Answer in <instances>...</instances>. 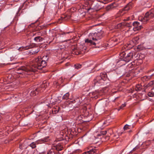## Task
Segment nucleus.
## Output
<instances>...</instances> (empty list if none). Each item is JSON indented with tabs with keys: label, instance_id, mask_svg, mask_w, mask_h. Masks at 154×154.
Here are the masks:
<instances>
[{
	"label": "nucleus",
	"instance_id": "nucleus-27",
	"mask_svg": "<svg viewBox=\"0 0 154 154\" xmlns=\"http://www.w3.org/2000/svg\"><path fill=\"white\" fill-rule=\"evenodd\" d=\"M148 95L150 97H152L154 96V93L153 91L149 92L148 93Z\"/></svg>",
	"mask_w": 154,
	"mask_h": 154
},
{
	"label": "nucleus",
	"instance_id": "nucleus-40",
	"mask_svg": "<svg viewBox=\"0 0 154 154\" xmlns=\"http://www.w3.org/2000/svg\"><path fill=\"white\" fill-rule=\"evenodd\" d=\"M136 148H134L133 149V150L134 151L136 150Z\"/></svg>",
	"mask_w": 154,
	"mask_h": 154
},
{
	"label": "nucleus",
	"instance_id": "nucleus-23",
	"mask_svg": "<svg viewBox=\"0 0 154 154\" xmlns=\"http://www.w3.org/2000/svg\"><path fill=\"white\" fill-rule=\"evenodd\" d=\"M153 82L152 81H151L147 85H144V87L146 88H147L153 85Z\"/></svg>",
	"mask_w": 154,
	"mask_h": 154
},
{
	"label": "nucleus",
	"instance_id": "nucleus-6",
	"mask_svg": "<svg viewBox=\"0 0 154 154\" xmlns=\"http://www.w3.org/2000/svg\"><path fill=\"white\" fill-rule=\"evenodd\" d=\"M16 70V72L20 74H27L29 72L35 71L32 69H31L30 66H21L17 68Z\"/></svg>",
	"mask_w": 154,
	"mask_h": 154
},
{
	"label": "nucleus",
	"instance_id": "nucleus-10",
	"mask_svg": "<svg viewBox=\"0 0 154 154\" xmlns=\"http://www.w3.org/2000/svg\"><path fill=\"white\" fill-rule=\"evenodd\" d=\"M49 140V137H47L43 138L35 142H32L29 145V146L32 147V148L34 149L36 147V144H38L39 143H41V142L43 143L47 142Z\"/></svg>",
	"mask_w": 154,
	"mask_h": 154
},
{
	"label": "nucleus",
	"instance_id": "nucleus-26",
	"mask_svg": "<svg viewBox=\"0 0 154 154\" xmlns=\"http://www.w3.org/2000/svg\"><path fill=\"white\" fill-rule=\"evenodd\" d=\"M106 131H101L100 132V133L99 134H98V136H101L103 135H104L106 134Z\"/></svg>",
	"mask_w": 154,
	"mask_h": 154
},
{
	"label": "nucleus",
	"instance_id": "nucleus-28",
	"mask_svg": "<svg viewBox=\"0 0 154 154\" xmlns=\"http://www.w3.org/2000/svg\"><path fill=\"white\" fill-rule=\"evenodd\" d=\"M130 126L126 124V125L123 128V129L124 130H126L128 129H129L130 128L129 127Z\"/></svg>",
	"mask_w": 154,
	"mask_h": 154
},
{
	"label": "nucleus",
	"instance_id": "nucleus-20",
	"mask_svg": "<svg viewBox=\"0 0 154 154\" xmlns=\"http://www.w3.org/2000/svg\"><path fill=\"white\" fill-rule=\"evenodd\" d=\"M142 88L141 85L139 84H138L136 85L135 90L137 91H139L141 90Z\"/></svg>",
	"mask_w": 154,
	"mask_h": 154
},
{
	"label": "nucleus",
	"instance_id": "nucleus-35",
	"mask_svg": "<svg viewBox=\"0 0 154 154\" xmlns=\"http://www.w3.org/2000/svg\"><path fill=\"white\" fill-rule=\"evenodd\" d=\"M57 109L56 110H55V109H54V110H53V111L55 112V113L59 111L60 108L59 107H57Z\"/></svg>",
	"mask_w": 154,
	"mask_h": 154
},
{
	"label": "nucleus",
	"instance_id": "nucleus-4",
	"mask_svg": "<svg viewBox=\"0 0 154 154\" xmlns=\"http://www.w3.org/2000/svg\"><path fill=\"white\" fill-rule=\"evenodd\" d=\"M107 76L106 73H101L100 76H97L93 81V83L94 86H98L104 83L106 80Z\"/></svg>",
	"mask_w": 154,
	"mask_h": 154
},
{
	"label": "nucleus",
	"instance_id": "nucleus-33",
	"mask_svg": "<svg viewBox=\"0 0 154 154\" xmlns=\"http://www.w3.org/2000/svg\"><path fill=\"white\" fill-rule=\"evenodd\" d=\"M25 48L24 47H20L18 49V50L19 51H22L23 49H25Z\"/></svg>",
	"mask_w": 154,
	"mask_h": 154
},
{
	"label": "nucleus",
	"instance_id": "nucleus-2",
	"mask_svg": "<svg viewBox=\"0 0 154 154\" xmlns=\"http://www.w3.org/2000/svg\"><path fill=\"white\" fill-rule=\"evenodd\" d=\"M46 66L47 62L42 60L41 57H38L35 59L34 63L31 65L30 66L31 69H32L35 70V71L32 72H35L37 69H42Z\"/></svg>",
	"mask_w": 154,
	"mask_h": 154
},
{
	"label": "nucleus",
	"instance_id": "nucleus-19",
	"mask_svg": "<svg viewBox=\"0 0 154 154\" xmlns=\"http://www.w3.org/2000/svg\"><path fill=\"white\" fill-rule=\"evenodd\" d=\"M55 149L58 151H60L62 150L63 147L61 146L60 144H58L55 146Z\"/></svg>",
	"mask_w": 154,
	"mask_h": 154
},
{
	"label": "nucleus",
	"instance_id": "nucleus-15",
	"mask_svg": "<svg viewBox=\"0 0 154 154\" xmlns=\"http://www.w3.org/2000/svg\"><path fill=\"white\" fill-rule=\"evenodd\" d=\"M71 15H65L63 16H62L61 17V19L60 20H62L64 21L70 19L71 17Z\"/></svg>",
	"mask_w": 154,
	"mask_h": 154
},
{
	"label": "nucleus",
	"instance_id": "nucleus-29",
	"mask_svg": "<svg viewBox=\"0 0 154 154\" xmlns=\"http://www.w3.org/2000/svg\"><path fill=\"white\" fill-rule=\"evenodd\" d=\"M135 65V63L134 62H131V63L130 64H129V66L131 68H133L134 67V66H133Z\"/></svg>",
	"mask_w": 154,
	"mask_h": 154
},
{
	"label": "nucleus",
	"instance_id": "nucleus-16",
	"mask_svg": "<svg viewBox=\"0 0 154 154\" xmlns=\"http://www.w3.org/2000/svg\"><path fill=\"white\" fill-rule=\"evenodd\" d=\"M34 40L36 42H41L43 41V38L40 36H37L34 38Z\"/></svg>",
	"mask_w": 154,
	"mask_h": 154
},
{
	"label": "nucleus",
	"instance_id": "nucleus-8",
	"mask_svg": "<svg viewBox=\"0 0 154 154\" xmlns=\"http://www.w3.org/2000/svg\"><path fill=\"white\" fill-rule=\"evenodd\" d=\"M154 17V10H151L147 12L144 17L141 19L142 22L143 23H146L149 20Z\"/></svg>",
	"mask_w": 154,
	"mask_h": 154
},
{
	"label": "nucleus",
	"instance_id": "nucleus-9",
	"mask_svg": "<svg viewBox=\"0 0 154 154\" xmlns=\"http://www.w3.org/2000/svg\"><path fill=\"white\" fill-rule=\"evenodd\" d=\"M80 49L78 50L76 46L72 48V53L73 54L78 55L81 54L80 52L83 51L84 52L86 50V47L85 46H81Z\"/></svg>",
	"mask_w": 154,
	"mask_h": 154
},
{
	"label": "nucleus",
	"instance_id": "nucleus-41",
	"mask_svg": "<svg viewBox=\"0 0 154 154\" xmlns=\"http://www.w3.org/2000/svg\"><path fill=\"white\" fill-rule=\"evenodd\" d=\"M131 132V130H130L129 131V132Z\"/></svg>",
	"mask_w": 154,
	"mask_h": 154
},
{
	"label": "nucleus",
	"instance_id": "nucleus-47",
	"mask_svg": "<svg viewBox=\"0 0 154 154\" xmlns=\"http://www.w3.org/2000/svg\"><path fill=\"white\" fill-rule=\"evenodd\" d=\"M152 71L154 70V69H152Z\"/></svg>",
	"mask_w": 154,
	"mask_h": 154
},
{
	"label": "nucleus",
	"instance_id": "nucleus-44",
	"mask_svg": "<svg viewBox=\"0 0 154 154\" xmlns=\"http://www.w3.org/2000/svg\"><path fill=\"white\" fill-rule=\"evenodd\" d=\"M66 34V33H63V34H63H63Z\"/></svg>",
	"mask_w": 154,
	"mask_h": 154
},
{
	"label": "nucleus",
	"instance_id": "nucleus-13",
	"mask_svg": "<svg viewBox=\"0 0 154 154\" xmlns=\"http://www.w3.org/2000/svg\"><path fill=\"white\" fill-rule=\"evenodd\" d=\"M133 3L131 2H130L128 3L125 7L123 9L124 11H128L132 7V5Z\"/></svg>",
	"mask_w": 154,
	"mask_h": 154
},
{
	"label": "nucleus",
	"instance_id": "nucleus-46",
	"mask_svg": "<svg viewBox=\"0 0 154 154\" xmlns=\"http://www.w3.org/2000/svg\"><path fill=\"white\" fill-rule=\"evenodd\" d=\"M107 137V139H109V137Z\"/></svg>",
	"mask_w": 154,
	"mask_h": 154
},
{
	"label": "nucleus",
	"instance_id": "nucleus-17",
	"mask_svg": "<svg viewBox=\"0 0 154 154\" xmlns=\"http://www.w3.org/2000/svg\"><path fill=\"white\" fill-rule=\"evenodd\" d=\"M44 103L46 104L47 106H48L51 104H52V102H51L50 100V98H47L45 100Z\"/></svg>",
	"mask_w": 154,
	"mask_h": 154
},
{
	"label": "nucleus",
	"instance_id": "nucleus-38",
	"mask_svg": "<svg viewBox=\"0 0 154 154\" xmlns=\"http://www.w3.org/2000/svg\"><path fill=\"white\" fill-rule=\"evenodd\" d=\"M52 153V152L51 150H50L48 153L47 154H51Z\"/></svg>",
	"mask_w": 154,
	"mask_h": 154
},
{
	"label": "nucleus",
	"instance_id": "nucleus-21",
	"mask_svg": "<svg viewBox=\"0 0 154 154\" xmlns=\"http://www.w3.org/2000/svg\"><path fill=\"white\" fill-rule=\"evenodd\" d=\"M82 65L81 64H80L79 63H77L74 65V67L75 69H78L81 68L82 67Z\"/></svg>",
	"mask_w": 154,
	"mask_h": 154
},
{
	"label": "nucleus",
	"instance_id": "nucleus-30",
	"mask_svg": "<svg viewBox=\"0 0 154 154\" xmlns=\"http://www.w3.org/2000/svg\"><path fill=\"white\" fill-rule=\"evenodd\" d=\"M39 51V49L38 48L36 50H35L34 49H33V52L35 54L38 52Z\"/></svg>",
	"mask_w": 154,
	"mask_h": 154
},
{
	"label": "nucleus",
	"instance_id": "nucleus-22",
	"mask_svg": "<svg viewBox=\"0 0 154 154\" xmlns=\"http://www.w3.org/2000/svg\"><path fill=\"white\" fill-rule=\"evenodd\" d=\"M144 47L143 45H140L137 46V49L138 50V51H140L144 49Z\"/></svg>",
	"mask_w": 154,
	"mask_h": 154
},
{
	"label": "nucleus",
	"instance_id": "nucleus-12",
	"mask_svg": "<svg viewBox=\"0 0 154 154\" xmlns=\"http://www.w3.org/2000/svg\"><path fill=\"white\" fill-rule=\"evenodd\" d=\"M97 152L96 149H92L88 151L83 152L82 154H97L96 152Z\"/></svg>",
	"mask_w": 154,
	"mask_h": 154
},
{
	"label": "nucleus",
	"instance_id": "nucleus-14",
	"mask_svg": "<svg viewBox=\"0 0 154 154\" xmlns=\"http://www.w3.org/2000/svg\"><path fill=\"white\" fill-rule=\"evenodd\" d=\"M121 24L122 26L129 27V29H131L132 27V24L131 22L122 23Z\"/></svg>",
	"mask_w": 154,
	"mask_h": 154
},
{
	"label": "nucleus",
	"instance_id": "nucleus-1",
	"mask_svg": "<svg viewBox=\"0 0 154 154\" xmlns=\"http://www.w3.org/2000/svg\"><path fill=\"white\" fill-rule=\"evenodd\" d=\"M94 0H87L86 3L89 5H91V6L90 8H89L88 10L91 9L93 10L94 11H97L101 9L103 6L101 5L102 3L106 4L107 2H110L112 0H100L99 2L97 3L93 4V2Z\"/></svg>",
	"mask_w": 154,
	"mask_h": 154
},
{
	"label": "nucleus",
	"instance_id": "nucleus-45",
	"mask_svg": "<svg viewBox=\"0 0 154 154\" xmlns=\"http://www.w3.org/2000/svg\"><path fill=\"white\" fill-rule=\"evenodd\" d=\"M70 32H67L66 33H69Z\"/></svg>",
	"mask_w": 154,
	"mask_h": 154
},
{
	"label": "nucleus",
	"instance_id": "nucleus-32",
	"mask_svg": "<svg viewBox=\"0 0 154 154\" xmlns=\"http://www.w3.org/2000/svg\"><path fill=\"white\" fill-rule=\"evenodd\" d=\"M64 46L63 45V46H62L61 45H59L58 47H59V48L58 49H57L58 50H61L62 49H63V48H64Z\"/></svg>",
	"mask_w": 154,
	"mask_h": 154
},
{
	"label": "nucleus",
	"instance_id": "nucleus-7",
	"mask_svg": "<svg viewBox=\"0 0 154 154\" xmlns=\"http://www.w3.org/2000/svg\"><path fill=\"white\" fill-rule=\"evenodd\" d=\"M120 58L122 59L121 61H124L128 62L133 58V53L131 52L126 55V53L123 51L120 54Z\"/></svg>",
	"mask_w": 154,
	"mask_h": 154
},
{
	"label": "nucleus",
	"instance_id": "nucleus-34",
	"mask_svg": "<svg viewBox=\"0 0 154 154\" xmlns=\"http://www.w3.org/2000/svg\"><path fill=\"white\" fill-rule=\"evenodd\" d=\"M126 105V103H125L124 104H122L120 107V109H122L123 107H125Z\"/></svg>",
	"mask_w": 154,
	"mask_h": 154
},
{
	"label": "nucleus",
	"instance_id": "nucleus-36",
	"mask_svg": "<svg viewBox=\"0 0 154 154\" xmlns=\"http://www.w3.org/2000/svg\"><path fill=\"white\" fill-rule=\"evenodd\" d=\"M113 40L115 42H118V39L117 38H114L113 39Z\"/></svg>",
	"mask_w": 154,
	"mask_h": 154
},
{
	"label": "nucleus",
	"instance_id": "nucleus-43",
	"mask_svg": "<svg viewBox=\"0 0 154 154\" xmlns=\"http://www.w3.org/2000/svg\"><path fill=\"white\" fill-rule=\"evenodd\" d=\"M98 66L97 65H96L95 67H96Z\"/></svg>",
	"mask_w": 154,
	"mask_h": 154
},
{
	"label": "nucleus",
	"instance_id": "nucleus-5",
	"mask_svg": "<svg viewBox=\"0 0 154 154\" xmlns=\"http://www.w3.org/2000/svg\"><path fill=\"white\" fill-rule=\"evenodd\" d=\"M47 83L46 81H44L40 87L35 88L33 91L30 92V94L31 96H35L38 94L39 92L43 91L48 86Z\"/></svg>",
	"mask_w": 154,
	"mask_h": 154
},
{
	"label": "nucleus",
	"instance_id": "nucleus-25",
	"mask_svg": "<svg viewBox=\"0 0 154 154\" xmlns=\"http://www.w3.org/2000/svg\"><path fill=\"white\" fill-rule=\"evenodd\" d=\"M48 57L47 55L44 56L42 58H41L42 60L46 62L47 61H48Z\"/></svg>",
	"mask_w": 154,
	"mask_h": 154
},
{
	"label": "nucleus",
	"instance_id": "nucleus-18",
	"mask_svg": "<svg viewBox=\"0 0 154 154\" xmlns=\"http://www.w3.org/2000/svg\"><path fill=\"white\" fill-rule=\"evenodd\" d=\"M114 8V7L113 6V4H111L109 5H108L106 7V10L107 11H109L112 10Z\"/></svg>",
	"mask_w": 154,
	"mask_h": 154
},
{
	"label": "nucleus",
	"instance_id": "nucleus-11",
	"mask_svg": "<svg viewBox=\"0 0 154 154\" xmlns=\"http://www.w3.org/2000/svg\"><path fill=\"white\" fill-rule=\"evenodd\" d=\"M132 26H133V27H132V29L134 31L139 30L143 28L142 26L140 24V23L137 21H135L134 22L132 23Z\"/></svg>",
	"mask_w": 154,
	"mask_h": 154
},
{
	"label": "nucleus",
	"instance_id": "nucleus-31",
	"mask_svg": "<svg viewBox=\"0 0 154 154\" xmlns=\"http://www.w3.org/2000/svg\"><path fill=\"white\" fill-rule=\"evenodd\" d=\"M139 38L138 37H137L135 38L134 39H133V40L134 42H137L139 40Z\"/></svg>",
	"mask_w": 154,
	"mask_h": 154
},
{
	"label": "nucleus",
	"instance_id": "nucleus-42",
	"mask_svg": "<svg viewBox=\"0 0 154 154\" xmlns=\"http://www.w3.org/2000/svg\"><path fill=\"white\" fill-rule=\"evenodd\" d=\"M103 124H106V123L105 122H104V123H103Z\"/></svg>",
	"mask_w": 154,
	"mask_h": 154
},
{
	"label": "nucleus",
	"instance_id": "nucleus-3",
	"mask_svg": "<svg viewBox=\"0 0 154 154\" xmlns=\"http://www.w3.org/2000/svg\"><path fill=\"white\" fill-rule=\"evenodd\" d=\"M102 31H101L100 32H98L97 33H90L89 35V37L90 38H92L93 41L91 39H87L85 40V42L86 43H90L91 45L96 46L97 44L99 43L98 39H100L102 38Z\"/></svg>",
	"mask_w": 154,
	"mask_h": 154
},
{
	"label": "nucleus",
	"instance_id": "nucleus-24",
	"mask_svg": "<svg viewBox=\"0 0 154 154\" xmlns=\"http://www.w3.org/2000/svg\"><path fill=\"white\" fill-rule=\"evenodd\" d=\"M69 93H67L65 94L62 97V99L64 100H67L69 99Z\"/></svg>",
	"mask_w": 154,
	"mask_h": 154
},
{
	"label": "nucleus",
	"instance_id": "nucleus-39",
	"mask_svg": "<svg viewBox=\"0 0 154 154\" xmlns=\"http://www.w3.org/2000/svg\"><path fill=\"white\" fill-rule=\"evenodd\" d=\"M60 79H61V82H63V78L62 77H61Z\"/></svg>",
	"mask_w": 154,
	"mask_h": 154
},
{
	"label": "nucleus",
	"instance_id": "nucleus-37",
	"mask_svg": "<svg viewBox=\"0 0 154 154\" xmlns=\"http://www.w3.org/2000/svg\"><path fill=\"white\" fill-rule=\"evenodd\" d=\"M130 18L129 17H127L126 19H125L124 20L126 21H128L130 20Z\"/></svg>",
	"mask_w": 154,
	"mask_h": 154
}]
</instances>
